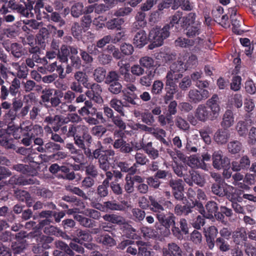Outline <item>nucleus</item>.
Instances as JSON below:
<instances>
[{
    "mask_svg": "<svg viewBox=\"0 0 256 256\" xmlns=\"http://www.w3.org/2000/svg\"><path fill=\"white\" fill-rule=\"evenodd\" d=\"M220 110L218 98L214 94L206 102V105L200 104L196 110L195 116L201 122L214 120L218 116Z\"/></svg>",
    "mask_w": 256,
    "mask_h": 256,
    "instance_id": "1",
    "label": "nucleus"
},
{
    "mask_svg": "<svg viewBox=\"0 0 256 256\" xmlns=\"http://www.w3.org/2000/svg\"><path fill=\"white\" fill-rule=\"evenodd\" d=\"M170 26L165 25L162 28L158 26L150 30L148 38L152 44L148 45V48L152 50L159 47L164 44V41L170 36Z\"/></svg>",
    "mask_w": 256,
    "mask_h": 256,
    "instance_id": "2",
    "label": "nucleus"
},
{
    "mask_svg": "<svg viewBox=\"0 0 256 256\" xmlns=\"http://www.w3.org/2000/svg\"><path fill=\"white\" fill-rule=\"evenodd\" d=\"M28 2L27 4H22L16 2L15 0H10L8 6L9 8L24 17L34 18V13L32 10L34 2L30 0Z\"/></svg>",
    "mask_w": 256,
    "mask_h": 256,
    "instance_id": "3",
    "label": "nucleus"
},
{
    "mask_svg": "<svg viewBox=\"0 0 256 256\" xmlns=\"http://www.w3.org/2000/svg\"><path fill=\"white\" fill-rule=\"evenodd\" d=\"M28 238H32L36 240V242H39L42 249H48L50 248V244L52 243L54 240L52 237L46 236L44 235H40L38 232L34 231V232H30L28 235L26 234V232H20L18 233L16 236L18 238H23L26 236Z\"/></svg>",
    "mask_w": 256,
    "mask_h": 256,
    "instance_id": "4",
    "label": "nucleus"
},
{
    "mask_svg": "<svg viewBox=\"0 0 256 256\" xmlns=\"http://www.w3.org/2000/svg\"><path fill=\"white\" fill-rule=\"evenodd\" d=\"M176 216L173 213H169L166 216L164 213L159 214L157 216V220L162 226L164 230L160 232L162 236H167L170 234V228L171 226H174L176 224Z\"/></svg>",
    "mask_w": 256,
    "mask_h": 256,
    "instance_id": "5",
    "label": "nucleus"
},
{
    "mask_svg": "<svg viewBox=\"0 0 256 256\" xmlns=\"http://www.w3.org/2000/svg\"><path fill=\"white\" fill-rule=\"evenodd\" d=\"M212 166L217 170L228 168L230 165V159L226 156H224L221 150L214 152L212 154Z\"/></svg>",
    "mask_w": 256,
    "mask_h": 256,
    "instance_id": "6",
    "label": "nucleus"
},
{
    "mask_svg": "<svg viewBox=\"0 0 256 256\" xmlns=\"http://www.w3.org/2000/svg\"><path fill=\"white\" fill-rule=\"evenodd\" d=\"M88 90L86 92V95L90 100L98 104L103 102L101 94L102 90L100 85L97 84L90 83V86L86 88Z\"/></svg>",
    "mask_w": 256,
    "mask_h": 256,
    "instance_id": "7",
    "label": "nucleus"
},
{
    "mask_svg": "<svg viewBox=\"0 0 256 256\" xmlns=\"http://www.w3.org/2000/svg\"><path fill=\"white\" fill-rule=\"evenodd\" d=\"M88 128L84 124H78L76 126L71 125L68 128V136H76V132L81 131L83 134L84 138L86 142L91 144L92 142V138L88 132Z\"/></svg>",
    "mask_w": 256,
    "mask_h": 256,
    "instance_id": "8",
    "label": "nucleus"
},
{
    "mask_svg": "<svg viewBox=\"0 0 256 256\" xmlns=\"http://www.w3.org/2000/svg\"><path fill=\"white\" fill-rule=\"evenodd\" d=\"M209 96V92L206 90H198L193 88L191 89L188 94L190 102L194 104H198L206 100Z\"/></svg>",
    "mask_w": 256,
    "mask_h": 256,
    "instance_id": "9",
    "label": "nucleus"
},
{
    "mask_svg": "<svg viewBox=\"0 0 256 256\" xmlns=\"http://www.w3.org/2000/svg\"><path fill=\"white\" fill-rule=\"evenodd\" d=\"M180 228L176 224L172 228L174 236L178 240L183 238L184 234H187L188 233V228L186 220L184 218H180L179 221Z\"/></svg>",
    "mask_w": 256,
    "mask_h": 256,
    "instance_id": "10",
    "label": "nucleus"
},
{
    "mask_svg": "<svg viewBox=\"0 0 256 256\" xmlns=\"http://www.w3.org/2000/svg\"><path fill=\"white\" fill-rule=\"evenodd\" d=\"M226 187L224 188L220 186V183H214L211 187L212 192L214 194L220 196H226L230 200H233V196L230 194L228 190L230 191L234 189V187L230 185L226 184Z\"/></svg>",
    "mask_w": 256,
    "mask_h": 256,
    "instance_id": "11",
    "label": "nucleus"
},
{
    "mask_svg": "<svg viewBox=\"0 0 256 256\" xmlns=\"http://www.w3.org/2000/svg\"><path fill=\"white\" fill-rule=\"evenodd\" d=\"M184 180L190 186H192L194 183L202 186L204 183V178L202 176L192 170H190L188 174H184Z\"/></svg>",
    "mask_w": 256,
    "mask_h": 256,
    "instance_id": "12",
    "label": "nucleus"
},
{
    "mask_svg": "<svg viewBox=\"0 0 256 256\" xmlns=\"http://www.w3.org/2000/svg\"><path fill=\"white\" fill-rule=\"evenodd\" d=\"M162 256H182V248L175 242L168 243L162 249Z\"/></svg>",
    "mask_w": 256,
    "mask_h": 256,
    "instance_id": "13",
    "label": "nucleus"
},
{
    "mask_svg": "<svg viewBox=\"0 0 256 256\" xmlns=\"http://www.w3.org/2000/svg\"><path fill=\"white\" fill-rule=\"evenodd\" d=\"M204 36H198L195 40H189L184 38H178L174 42L175 45L181 48H190L193 46L195 43L200 44L204 40Z\"/></svg>",
    "mask_w": 256,
    "mask_h": 256,
    "instance_id": "14",
    "label": "nucleus"
},
{
    "mask_svg": "<svg viewBox=\"0 0 256 256\" xmlns=\"http://www.w3.org/2000/svg\"><path fill=\"white\" fill-rule=\"evenodd\" d=\"M44 122L52 126V128L54 132H57L60 130L62 124L66 122L60 116L56 114L46 116Z\"/></svg>",
    "mask_w": 256,
    "mask_h": 256,
    "instance_id": "15",
    "label": "nucleus"
},
{
    "mask_svg": "<svg viewBox=\"0 0 256 256\" xmlns=\"http://www.w3.org/2000/svg\"><path fill=\"white\" fill-rule=\"evenodd\" d=\"M28 134L34 140L37 136H42L43 134L42 128L38 125H33L29 122H26L22 125Z\"/></svg>",
    "mask_w": 256,
    "mask_h": 256,
    "instance_id": "16",
    "label": "nucleus"
},
{
    "mask_svg": "<svg viewBox=\"0 0 256 256\" xmlns=\"http://www.w3.org/2000/svg\"><path fill=\"white\" fill-rule=\"evenodd\" d=\"M110 106L121 116H126L124 108L130 107L129 104L117 98H113L110 102Z\"/></svg>",
    "mask_w": 256,
    "mask_h": 256,
    "instance_id": "17",
    "label": "nucleus"
},
{
    "mask_svg": "<svg viewBox=\"0 0 256 256\" xmlns=\"http://www.w3.org/2000/svg\"><path fill=\"white\" fill-rule=\"evenodd\" d=\"M142 148L152 160H156L159 156L158 150L153 146L152 142L147 143L142 142L138 150Z\"/></svg>",
    "mask_w": 256,
    "mask_h": 256,
    "instance_id": "18",
    "label": "nucleus"
},
{
    "mask_svg": "<svg viewBox=\"0 0 256 256\" xmlns=\"http://www.w3.org/2000/svg\"><path fill=\"white\" fill-rule=\"evenodd\" d=\"M148 199L150 202V209L156 214V218L158 214L164 213L165 210L162 200H158L152 196H150Z\"/></svg>",
    "mask_w": 256,
    "mask_h": 256,
    "instance_id": "19",
    "label": "nucleus"
},
{
    "mask_svg": "<svg viewBox=\"0 0 256 256\" xmlns=\"http://www.w3.org/2000/svg\"><path fill=\"white\" fill-rule=\"evenodd\" d=\"M10 182L12 184L22 186H26L34 184H39V181L34 176H29L27 178L19 176L17 178L16 177H12L10 178Z\"/></svg>",
    "mask_w": 256,
    "mask_h": 256,
    "instance_id": "20",
    "label": "nucleus"
},
{
    "mask_svg": "<svg viewBox=\"0 0 256 256\" xmlns=\"http://www.w3.org/2000/svg\"><path fill=\"white\" fill-rule=\"evenodd\" d=\"M250 161L246 156H242L239 162L233 161L232 162V169L233 171L238 172L242 170H246L249 168Z\"/></svg>",
    "mask_w": 256,
    "mask_h": 256,
    "instance_id": "21",
    "label": "nucleus"
},
{
    "mask_svg": "<svg viewBox=\"0 0 256 256\" xmlns=\"http://www.w3.org/2000/svg\"><path fill=\"white\" fill-rule=\"evenodd\" d=\"M104 206L107 210H110L124 211L126 208L129 207L128 202L122 201L120 204L116 200L107 201L104 202Z\"/></svg>",
    "mask_w": 256,
    "mask_h": 256,
    "instance_id": "22",
    "label": "nucleus"
},
{
    "mask_svg": "<svg viewBox=\"0 0 256 256\" xmlns=\"http://www.w3.org/2000/svg\"><path fill=\"white\" fill-rule=\"evenodd\" d=\"M10 65L16 71V78L19 80L22 78L25 79L27 78L28 70L26 66L24 63L20 64L19 62H12L10 64Z\"/></svg>",
    "mask_w": 256,
    "mask_h": 256,
    "instance_id": "23",
    "label": "nucleus"
},
{
    "mask_svg": "<svg viewBox=\"0 0 256 256\" xmlns=\"http://www.w3.org/2000/svg\"><path fill=\"white\" fill-rule=\"evenodd\" d=\"M182 77V74L170 70L166 76V85L170 87H174L179 79Z\"/></svg>",
    "mask_w": 256,
    "mask_h": 256,
    "instance_id": "24",
    "label": "nucleus"
},
{
    "mask_svg": "<svg viewBox=\"0 0 256 256\" xmlns=\"http://www.w3.org/2000/svg\"><path fill=\"white\" fill-rule=\"evenodd\" d=\"M234 122V117L233 112L230 110H227L223 114L222 121L220 122L221 126L224 129H228L231 127Z\"/></svg>",
    "mask_w": 256,
    "mask_h": 256,
    "instance_id": "25",
    "label": "nucleus"
},
{
    "mask_svg": "<svg viewBox=\"0 0 256 256\" xmlns=\"http://www.w3.org/2000/svg\"><path fill=\"white\" fill-rule=\"evenodd\" d=\"M96 108L93 107V104L91 100H88L85 102L84 106L78 110V112L82 116H94L96 114Z\"/></svg>",
    "mask_w": 256,
    "mask_h": 256,
    "instance_id": "26",
    "label": "nucleus"
},
{
    "mask_svg": "<svg viewBox=\"0 0 256 256\" xmlns=\"http://www.w3.org/2000/svg\"><path fill=\"white\" fill-rule=\"evenodd\" d=\"M114 143L112 144L114 148H120L126 142L124 138L125 136L124 132L122 130H115L113 134Z\"/></svg>",
    "mask_w": 256,
    "mask_h": 256,
    "instance_id": "27",
    "label": "nucleus"
},
{
    "mask_svg": "<svg viewBox=\"0 0 256 256\" xmlns=\"http://www.w3.org/2000/svg\"><path fill=\"white\" fill-rule=\"evenodd\" d=\"M96 242L106 248H110L116 244L114 239L108 234H104L96 238Z\"/></svg>",
    "mask_w": 256,
    "mask_h": 256,
    "instance_id": "28",
    "label": "nucleus"
},
{
    "mask_svg": "<svg viewBox=\"0 0 256 256\" xmlns=\"http://www.w3.org/2000/svg\"><path fill=\"white\" fill-rule=\"evenodd\" d=\"M232 238L236 245L241 244L248 239L246 232L244 228L238 229L233 232Z\"/></svg>",
    "mask_w": 256,
    "mask_h": 256,
    "instance_id": "29",
    "label": "nucleus"
},
{
    "mask_svg": "<svg viewBox=\"0 0 256 256\" xmlns=\"http://www.w3.org/2000/svg\"><path fill=\"white\" fill-rule=\"evenodd\" d=\"M230 134L226 129H219L214 135V140L218 144H226L230 138Z\"/></svg>",
    "mask_w": 256,
    "mask_h": 256,
    "instance_id": "30",
    "label": "nucleus"
},
{
    "mask_svg": "<svg viewBox=\"0 0 256 256\" xmlns=\"http://www.w3.org/2000/svg\"><path fill=\"white\" fill-rule=\"evenodd\" d=\"M76 238H74V240L82 244L84 242H90L92 240V236L88 230H78L76 231Z\"/></svg>",
    "mask_w": 256,
    "mask_h": 256,
    "instance_id": "31",
    "label": "nucleus"
},
{
    "mask_svg": "<svg viewBox=\"0 0 256 256\" xmlns=\"http://www.w3.org/2000/svg\"><path fill=\"white\" fill-rule=\"evenodd\" d=\"M102 218L104 220L114 224L122 225L126 223V220L123 216L114 214H106L103 216Z\"/></svg>",
    "mask_w": 256,
    "mask_h": 256,
    "instance_id": "32",
    "label": "nucleus"
},
{
    "mask_svg": "<svg viewBox=\"0 0 256 256\" xmlns=\"http://www.w3.org/2000/svg\"><path fill=\"white\" fill-rule=\"evenodd\" d=\"M146 34L144 30H139L134 38V44L138 48H142L147 44Z\"/></svg>",
    "mask_w": 256,
    "mask_h": 256,
    "instance_id": "33",
    "label": "nucleus"
},
{
    "mask_svg": "<svg viewBox=\"0 0 256 256\" xmlns=\"http://www.w3.org/2000/svg\"><path fill=\"white\" fill-rule=\"evenodd\" d=\"M193 206L190 204H185L182 206L180 204H176L174 208V213L178 216H186L192 212Z\"/></svg>",
    "mask_w": 256,
    "mask_h": 256,
    "instance_id": "34",
    "label": "nucleus"
},
{
    "mask_svg": "<svg viewBox=\"0 0 256 256\" xmlns=\"http://www.w3.org/2000/svg\"><path fill=\"white\" fill-rule=\"evenodd\" d=\"M188 164L193 168H200L202 170L206 169V165L205 162L201 160V158L196 156V155H192L190 156Z\"/></svg>",
    "mask_w": 256,
    "mask_h": 256,
    "instance_id": "35",
    "label": "nucleus"
},
{
    "mask_svg": "<svg viewBox=\"0 0 256 256\" xmlns=\"http://www.w3.org/2000/svg\"><path fill=\"white\" fill-rule=\"evenodd\" d=\"M16 198L20 201L25 202L27 206L31 207L33 204V199L28 192L25 190H18L16 192Z\"/></svg>",
    "mask_w": 256,
    "mask_h": 256,
    "instance_id": "36",
    "label": "nucleus"
},
{
    "mask_svg": "<svg viewBox=\"0 0 256 256\" xmlns=\"http://www.w3.org/2000/svg\"><path fill=\"white\" fill-rule=\"evenodd\" d=\"M201 24L196 22L194 24L188 26L186 29V35L189 38H194L202 33Z\"/></svg>",
    "mask_w": 256,
    "mask_h": 256,
    "instance_id": "37",
    "label": "nucleus"
},
{
    "mask_svg": "<svg viewBox=\"0 0 256 256\" xmlns=\"http://www.w3.org/2000/svg\"><path fill=\"white\" fill-rule=\"evenodd\" d=\"M124 22V20L123 18H113L108 20L106 22V26L108 30L116 29L117 30H120Z\"/></svg>",
    "mask_w": 256,
    "mask_h": 256,
    "instance_id": "38",
    "label": "nucleus"
},
{
    "mask_svg": "<svg viewBox=\"0 0 256 256\" xmlns=\"http://www.w3.org/2000/svg\"><path fill=\"white\" fill-rule=\"evenodd\" d=\"M186 66V70L196 67L198 63L197 56L194 54H185L182 57Z\"/></svg>",
    "mask_w": 256,
    "mask_h": 256,
    "instance_id": "39",
    "label": "nucleus"
},
{
    "mask_svg": "<svg viewBox=\"0 0 256 256\" xmlns=\"http://www.w3.org/2000/svg\"><path fill=\"white\" fill-rule=\"evenodd\" d=\"M118 166L121 171L124 172H128V174L130 176L135 174L137 172L136 168V165L130 166V164L126 162H120L118 164Z\"/></svg>",
    "mask_w": 256,
    "mask_h": 256,
    "instance_id": "40",
    "label": "nucleus"
},
{
    "mask_svg": "<svg viewBox=\"0 0 256 256\" xmlns=\"http://www.w3.org/2000/svg\"><path fill=\"white\" fill-rule=\"evenodd\" d=\"M184 62L182 57L178 58L176 61L172 64L170 66V70L172 71H174L177 72L181 73L186 70V67L184 64Z\"/></svg>",
    "mask_w": 256,
    "mask_h": 256,
    "instance_id": "41",
    "label": "nucleus"
},
{
    "mask_svg": "<svg viewBox=\"0 0 256 256\" xmlns=\"http://www.w3.org/2000/svg\"><path fill=\"white\" fill-rule=\"evenodd\" d=\"M44 15H46L49 22H53L58 24V26L62 27L66 24L65 21L62 18L60 14L57 12H52L50 14H46L44 12H42Z\"/></svg>",
    "mask_w": 256,
    "mask_h": 256,
    "instance_id": "42",
    "label": "nucleus"
},
{
    "mask_svg": "<svg viewBox=\"0 0 256 256\" xmlns=\"http://www.w3.org/2000/svg\"><path fill=\"white\" fill-rule=\"evenodd\" d=\"M10 50L13 56L16 58H21L24 54L22 46L16 42L10 45Z\"/></svg>",
    "mask_w": 256,
    "mask_h": 256,
    "instance_id": "43",
    "label": "nucleus"
},
{
    "mask_svg": "<svg viewBox=\"0 0 256 256\" xmlns=\"http://www.w3.org/2000/svg\"><path fill=\"white\" fill-rule=\"evenodd\" d=\"M58 59L62 62H68L70 50L68 46L63 44L58 50Z\"/></svg>",
    "mask_w": 256,
    "mask_h": 256,
    "instance_id": "44",
    "label": "nucleus"
},
{
    "mask_svg": "<svg viewBox=\"0 0 256 256\" xmlns=\"http://www.w3.org/2000/svg\"><path fill=\"white\" fill-rule=\"evenodd\" d=\"M74 218L80 222V225L85 228H91L94 226L95 222L88 218L76 214Z\"/></svg>",
    "mask_w": 256,
    "mask_h": 256,
    "instance_id": "45",
    "label": "nucleus"
},
{
    "mask_svg": "<svg viewBox=\"0 0 256 256\" xmlns=\"http://www.w3.org/2000/svg\"><path fill=\"white\" fill-rule=\"evenodd\" d=\"M123 97L124 102L127 103L128 104H129L132 105L137 104L136 100H138V98L136 94L134 92H129L125 90H123Z\"/></svg>",
    "mask_w": 256,
    "mask_h": 256,
    "instance_id": "46",
    "label": "nucleus"
},
{
    "mask_svg": "<svg viewBox=\"0 0 256 256\" xmlns=\"http://www.w3.org/2000/svg\"><path fill=\"white\" fill-rule=\"evenodd\" d=\"M135 163L134 165H136V168H137L138 165L144 166L149 162L150 160L146 156L141 152H137L134 155Z\"/></svg>",
    "mask_w": 256,
    "mask_h": 256,
    "instance_id": "47",
    "label": "nucleus"
},
{
    "mask_svg": "<svg viewBox=\"0 0 256 256\" xmlns=\"http://www.w3.org/2000/svg\"><path fill=\"white\" fill-rule=\"evenodd\" d=\"M21 82L19 79L17 78H14L10 84L9 87L10 94L12 96H16V95L19 93L20 89V88Z\"/></svg>",
    "mask_w": 256,
    "mask_h": 256,
    "instance_id": "48",
    "label": "nucleus"
},
{
    "mask_svg": "<svg viewBox=\"0 0 256 256\" xmlns=\"http://www.w3.org/2000/svg\"><path fill=\"white\" fill-rule=\"evenodd\" d=\"M156 140H158L161 142L163 143L166 146L168 145V142L165 139V137L166 136V131L160 128H156L155 129V131H154V133L152 134Z\"/></svg>",
    "mask_w": 256,
    "mask_h": 256,
    "instance_id": "49",
    "label": "nucleus"
},
{
    "mask_svg": "<svg viewBox=\"0 0 256 256\" xmlns=\"http://www.w3.org/2000/svg\"><path fill=\"white\" fill-rule=\"evenodd\" d=\"M70 11L72 16L79 17L84 12L83 4L80 2L74 3L71 6Z\"/></svg>",
    "mask_w": 256,
    "mask_h": 256,
    "instance_id": "50",
    "label": "nucleus"
},
{
    "mask_svg": "<svg viewBox=\"0 0 256 256\" xmlns=\"http://www.w3.org/2000/svg\"><path fill=\"white\" fill-rule=\"evenodd\" d=\"M74 78L78 82L82 84L84 87L90 86V82L88 80V76L86 74L82 72H77L74 76Z\"/></svg>",
    "mask_w": 256,
    "mask_h": 256,
    "instance_id": "51",
    "label": "nucleus"
},
{
    "mask_svg": "<svg viewBox=\"0 0 256 256\" xmlns=\"http://www.w3.org/2000/svg\"><path fill=\"white\" fill-rule=\"evenodd\" d=\"M44 232L45 234H48L54 235L57 236H61L62 237H68L67 235H66L64 233H63L58 228L53 226L50 225L45 226Z\"/></svg>",
    "mask_w": 256,
    "mask_h": 256,
    "instance_id": "52",
    "label": "nucleus"
},
{
    "mask_svg": "<svg viewBox=\"0 0 256 256\" xmlns=\"http://www.w3.org/2000/svg\"><path fill=\"white\" fill-rule=\"evenodd\" d=\"M242 143L238 140L230 142L228 144V150L232 154L238 153L242 149Z\"/></svg>",
    "mask_w": 256,
    "mask_h": 256,
    "instance_id": "53",
    "label": "nucleus"
},
{
    "mask_svg": "<svg viewBox=\"0 0 256 256\" xmlns=\"http://www.w3.org/2000/svg\"><path fill=\"white\" fill-rule=\"evenodd\" d=\"M236 130L240 136H246L248 132V122L244 120H240L236 126Z\"/></svg>",
    "mask_w": 256,
    "mask_h": 256,
    "instance_id": "54",
    "label": "nucleus"
},
{
    "mask_svg": "<svg viewBox=\"0 0 256 256\" xmlns=\"http://www.w3.org/2000/svg\"><path fill=\"white\" fill-rule=\"evenodd\" d=\"M93 76L96 82H101L106 78V70L103 68L98 67L94 70Z\"/></svg>",
    "mask_w": 256,
    "mask_h": 256,
    "instance_id": "55",
    "label": "nucleus"
},
{
    "mask_svg": "<svg viewBox=\"0 0 256 256\" xmlns=\"http://www.w3.org/2000/svg\"><path fill=\"white\" fill-rule=\"evenodd\" d=\"M146 14L142 12H138L136 16V21L134 23V26L137 28L144 27L146 22L145 20Z\"/></svg>",
    "mask_w": 256,
    "mask_h": 256,
    "instance_id": "56",
    "label": "nucleus"
},
{
    "mask_svg": "<svg viewBox=\"0 0 256 256\" xmlns=\"http://www.w3.org/2000/svg\"><path fill=\"white\" fill-rule=\"evenodd\" d=\"M176 126L180 130L183 131L188 130L190 128L188 122L180 116H177L175 118Z\"/></svg>",
    "mask_w": 256,
    "mask_h": 256,
    "instance_id": "57",
    "label": "nucleus"
},
{
    "mask_svg": "<svg viewBox=\"0 0 256 256\" xmlns=\"http://www.w3.org/2000/svg\"><path fill=\"white\" fill-rule=\"evenodd\" d=\"M20 132L21 136L19 137V138L21 139V143L25 146H30L34 139L28 134V133L26 131L25 132V130L22 126H20Z\"/></svg>",
    "mask_w": 256,
    "mask_h": 256,
    "instance_id": "58",
    "label": "nucleus"
},
{
    "mask_svg": "<svg viewBox=\"0 0 256 256\" xmlns=\"http://www.w3.org/2000/svg\"><path fill=\"white\" fill-rule=\"evenodd\" d=\"M136 244L138 248V256H150V252L148 250L146 242L142 241H136Z\"/></svg>",
    "mask_w": 256,
    "mask_h": 256,
    "instance_id": "59",
    "label": "nucleus"
},
{
    "mask_svg": "<svg viewBox=\"0 0 256 256\" xmlns=\"http://www.w3.org/2000/svg\"><path fill=\"white\" fill-rule=\"evenodd\" d=\"M216 244L220 252H226L230 250V245L222 237L216 238Z\"/></svg>",
    "mask_w": 256,
    "mask_h": 256,
    "instance_id": "60",
    "label": "nucleus"
},
{
    "mask_svg": "<svg viewBox=\"0 0 256 256\" xmlns=\"http://www.w3.org/2000/svg\"><path fill=\"white\" fill-rule=\"evenodd\" d=\"M122 116L120 114L114 116L110 120L112 123L118 128L117 130H124L126 128V124L123 120Z\"/></svg>",
    "mask_w": 256,
    "mask_h": 256,
    "instance_id": "61",
    "label": "nucleus"
},
{
    "mask_svg": "<svg viewBox=\"0 0 256 256\" xmlns=\"http://www.w3.org/2000/svg\"><path fill=\"white\" fill-rule=\"evenodd\" d=\"M36 196L46 199H49L53 196L52 192L48 188L40 187L36 188Z\"/></svg>",
    "mask_w": 256,
    "mask_h": 256,
    "instance_id": "62",
    "label": "nucleus"
},
{
    "mask_svg": "<svg viewBox=\"0 0 256 256\" xmlns=\"http://www.w3.org/2000/svg\"><path fill=\"white\" fill-rule=\"evenodd\" d=\"M106 128L102 125L95 126L91 130L92 134L98 138H100L106 132Z\"/></svg>",
    "mask_w": 256,
    "mask_h": 256,
    "instance_id": "63",
    "label": "nucleus"
},
{
    "mask_svg": "<svg viewBox=\"0 0 256 256\" xmlns=\"http://www.w3.org/2000/svg\"><path fill=\"white\" fill-rule=\"evenodd\" d=\"M164 83L160 80H156L154 81L152 90L151 92L153 94H160L162 92L164 88Z\"/></svg>",
    "mask_w": 256,
    "mask_h": 256,
    "instance_id": "64",
    "label": "nucleus"
}]
</instances>
